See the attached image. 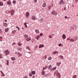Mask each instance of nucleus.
I'll use <instances>...</instances> for the list:
<instances>
[{"label":"nucleus","mask_w":78,"mask_h":78,"mask_svg":"<svg viewBox=\"0 0 78 78\" xmlns=\"http://www.w3.org/2000/svg\"><path fill=\"white\" fill-rule=\"evenodd\" d=\"M48 76V75L47 74L45 75V76Z\"/></svg>","instance_id":"59"},{"label":"nucleus","mask_w":78,"mask_h":78,"mask_svg":"<svg viewBox=\"0 0 78 78\" xmlns=\"http://www.w3.org/2000/svg\"><path fill=\"white\" fill-rule=\"evenodd\" d=\"M4 21H5V22H7V20H4Z\"/></svg>","instance_id":"53"},{"label":"nucleus","mask_w":78,"mask_h":78,"mask_svg":"<svg viewBox=\"0 0 78 78\" xmlns=\"http://www.w3.org/2000/svg\"><path fill=\"white\" fill-rule=\"evenodd\" d=\"M0 6H3V3L2 2H0Z\"/></svg>","instance_id":"24"},{"label":"nucleus","mask_w":78,"mask_h":78,"mask_svg":"<svg viewBox=\"0 0 78 78\" xmlns=\"http://www.w3.org/2000/svg\"><path fill=\"white\" fill-rule=\"evenodd\" d=\"M40 37V36L39 35H38L36 37V39L38 40Z\"/></svg>","instance_id":"30"},{"label":"nucleus","mask_w":78,"mask_h":78,"mask_svg":"<svg viewBox=\"0 0 78 78\" xmlns=\"http://www.w3.org/2000/svg\"><path fill=\"white\" fill-rule=\"evenodd\" d=\"M0 72H1V73H2V76H5V74H4V73H3L2 71H0Z\"/></svg>","instance_id":"19"},{"label":"nucleus","mask_w":78,"mask_h":78,"mask_svg":"<svg viewBox=\"0 0 78 78\" xmlns=\"http://www.w3.org/2000/svg\"><path fill=\"white\" fill-rule=\"evenodd\" d=\"M51 8V6H50L48 7V9L49 10Z\"/></svg>","instance_id":"36"},{"label":"nucleus","mask_w":78,"mask_h":78,"mask_svg":"<svg viewBox=\"0 0 78 78\" xmlns=\"http://www.w3.org/2000/svg\"><path fill=\"white\" fill-rule=\"evenodd\" d=\"M77 76H76V75H74V76H73V78H76Z\"/></svg>","instance_id":"32"},{"label":"nucleus","mask_w":78,"mask_h":78,"mask_svg":"<svg viewBox=\"0 0 78 78\" xmlns=\"http://www.w3.org/2000/svg\"><path fill=\"white\" fill-rule=\"evenodd\" d=\"M68 17H67V16H66L65 17V18L66 19H67Z\"/></svg>","instance_id":"54"},{"label":"nucleus","mask_w":78,"mask_h":78,"mask_svg":"<svg viewBox=\"0 0 78 78\" xmlns=\"http://www.w3.org/2000/svg\"><path fill=\"white\" fill-rule=\"evenodd\" d=\"M71 29L72 30H74V27H72L71 28Z\"/></svg>","instance_id":"43"},{"label":"nucleus","mask_w":78,"mask_h":78,"mask_svg":"<svg viewBox=\"0 0 78 78\" xmlns=\"http://www.w3.org/2000/svg\"><path fill=\"white\" fill-rule=\"evenodd\" d=\"M59 58H61L62 59H64V57L62 55H60L59 56Z\"/></svg>","instance_id":"26"},{"label":"nucleus","mask_w":78,"mask_h":78,"mask_svg":"<svg viewBox=\"0 0 78 78\" xmlns=\"http://www.w3.org/2000/svg\"><path fill=\"white\" fill-rule=\"evenodd\" d=\"M61 64V62H60V64Z\"/></svg>","instance_id":"63"},{"label":"nucleus","mask_w":78,"mask_h":78,"mask_svg":"<svg viewBox=\"0 0 78 78\" xmlns=\"http://www.w3.org/2000/svg\"><path fill=\"white\" fill-rule=\"evenodd\" d=\"M56 73V75L58 76V78H61V74L60 73L58 72V71L57 70L55 71Z\"/></svg>","instance_id":"4"},{"label":"nucleus","mask_w":78,"mask_h":78,"mask_svg":"<svg viewBox=\"0 0 78 78\" xmlns=\"http://www.w3.org/2000/svg\"><path fill=\"white\" fill-rule=\"evenodd\" d=\"M75 2H76L77 3H78V0H75Z\"/></svg>","instance_id":"47"},{"label":"nucleus","mask_w":78,"mask_h":78,"mask_svg":"<svg viewBox=\"0 0 78 78\" xmlns=\"http://www.w3.org/2000/svg\"><path fill=\"white\" fill-rule=\"evenodd\" d=\"M14 44H16V43H13L12 44V45H14Z\"/></svg>","instance_id":"55"},{"label":"nucleus","mask_w":78,"mask_h":78,"mask_svg":"<svg viewBox=\"0 0 78 78\" xmlns=\"http://www.w3.org/2000/svg\"><path fill=\"white\" fill-rule=\"evenodd\" d=\"M29 16H30V13L28 12H27L26 13V18H27V17H28Z\"/></svg>","instance_id":"9"},{"label":"nucleus","mask_w":78,"mask_h":78,"mask_svg":"<svg viewBox=\"0 0 78 78\" xmlns=\"http://www.w3.org/2000/svg\"><path fill=\"white\" fill-rule=\"evenodd\" d=\"M44 47V44H41L39 45V48H41V47Z\"/></svg>","instance_id":"10"},{"label":"nucleus","mask_w":78,"mask_h":78,"mask_svg":"<svg viewBox=\"0 0 78 78\" xmlns=\"http://www.w3.org/2000/svg\"><path fill=\"white\" fill-rule=\"evenodd\" d=\"M27 24H28V23H24V24L25 26V28H27L28 27V26H27Z\"/></svg>","instance_id":"13"},{"label":"nucleus","mask_w":78,"mask_h":78,"mask_svg":"<svg viewBox=\"0 0 78 78\" xmlns=\"http://www.w3.org/2000/svg\"><path fill=\"white\" fill-rule=\"evenodd\" d=\"M76 40H77V37H75V38H73L72 39H71L69 41H70L71 42H74V41H76Z\"/></svg>","instance_id":"3"},{"label":"nucleus","mask_w":78,"mask_h":78,"mask_svg":"<svg viewBox=\"0 0 78 78\" xmlns=\"http://www.w3.org/2000/svg\"><path fill=\"white\" fill-rule=\"evenodd\" d=\"M0 33H1V30H0Z\"/></svg>","instance_id":"62"},{"label":"nucleus","mask_w":78,"mask_h":78,"mask_svg":"<svg viewBox=\"0 0 78 78\" xmlns=\"http://www.w3.org/2000/svg\"><path fill=\"white\" fill-rule=\"evenodd\" d=\"M34 76H32V78H34Z\"/></svg>","instance_id":"58"},{"label":"nucleus","mask_w":78,"mask_h":78,"mask_svg":"<svg viewBox=\"0 0 78 78\" xmlns=\"http://www.w3.org/2000/svg\"><path fill=\"white\" fill-rule=\"evenodd\" d=\"M2 39H3V38H2V37H0V41H2Z\"/></svg>","instance_id":"35"},{"label":"nucleus","mask_w":78,"mask_h":78,"mask_svg":"<svg viewBox=\"0 0 78 78\" xmlns=\"http://www.w3.org/2000/svg\"><path fill=\"white\" fill-rule=\"evenodd\" d=\"M31 73H32V75H35V74L36 73V72H35V71H31Z\"/></svg>","instance_id":"18"},{"label":"nucleus","mask_w":78,"mask_h":78,"mask_svg":"<svg viewBox=\"0 0 78 78\" xmlns=\"http://www.w3.org/2000/svg\"><path fill=\"white\" fill-rule=\"evenodd\" d=\"M53 35V34L51 35H49V38H51H51H52V37H51V35Z\"/></svg>","instance_id":"39"},{"label":"nucleus","mask_w":78,"mask_h":78,"mask_svg":"<svg viewBox=\"0 0 78 78\" xmlns=\"http://www.w3.org/2000/svg\"><path fill=\"white\" fill-rule=\"evenodd\" d=\"M16 27V28L18 29V30H20V29H19V27Z\"/></svg>","instance_id":"44"},{"label":"nucleus","mask_w":78,"mask_h":78,"mask_svg":"<svg viewBox=\"0 0 78 78\" xmlns=\"http://www.w3.org/2000/svg\"><path fill=\"white\" fill-rule=\"evenodd\" d=\"M5 54H6V55H9V51L8 50H6L5 51Z\"/></svg>","instance_id":"6"},{"label":"nucleus","mask_w":78,"mask_h":78,"mask_svg":"<svg viewBox=\"0 0 78 78\" xmlns=\"http://www.w3.org/2000/svg\"><path fill=\"white\" fill-rule=\"evenodd\" d=\"M18 45L20 46V44H19Z\"/></svg>","instance_id":"64"},{"label":"nucleus","mask_w":78,"mask_h":78,"mask_svg":"<svg viewBox=\"0 0 78 78\" xmlns=\"http://www.w3.org/2000/svg\"><path fill=\"white\" fill-rule=\"evenodd\" d=\"M37 0H34V2L35 3H37Z\"/></svg>","instance_id":"46"},{"label":"nucleus","mask_w":78,"mask_h":78,"mask_svg":"<svg viewBox=\"0 0 78 78\" xmlns=\"http://www.w3.org/2000/svg\"><path fill=\"white\" fill-rule=\"evenodd\" d=\"M7 3L9 5H11V1L9 0L8 1H7Z\"/></svg>","instance_id":"14"},{"label":"nucleus","mask_w":78,"mask_h":78,"mask_svg":"<svg viewBox=\"0 0 78 78\" xmlns=\"http://www.w3.org/2000/svg\"><path fill=\"white\" fill-rule=\"evenodd\" d=\"M51 68H52V66H51V65H50L49 66L48 69H51Z\"/></svg>","instance_id":"21"},{"label":"nucleus","mask_w":78,"mask_h":78,"mask_svg":"<svg viewBox=\"0 0 78 78\" xmlns=\"http://www.w3.org/2000/svg\"><path fill=\"white\" fill-rule=\"evenodd\" d=\"M70 38H67V40L68 41H69V40H70Z\"/></svg>","instance_id":"51"},{"label":"nucleus","mask_w":78,"mask_h":78,"mask_svg":"<svg viewBox=\"0 0 78 78\" xmlns=\"http://www.w3.org/2000/svg\"><path fill=\"white\" fill-rule=\"evenodd\" d=\"M55 53H57V54L58 53V51H55Z\"/></svg>","instance_id":"52"},{"label":"nucleus","mask_w":78,"mask_h":78,"mask_svg":"<svg viewBox=\"0 0 78 78\" xmlns=\"http://www.w3.org/2000/svg\"><path fill=\"white\" fill-rule=\"evenodd\" d=\"M59 4L60 5H61V4H62V5H64V4H65V2H64V1H63V0H61L59 2Z\"/></svg>","instance_id":"7"},{"label":"nucleus","mask_w":78,"mask_h":78,"mask_svg":"<svg viewBox=\"0 0 78 78\" xmlns=\"http://www.w3.org/2000/svg\"><path fill=\"white\" fill-rule=\"evenodd\" d=\"M7 66H9V61H8V60H7Z\"/></svg>","instance_id":"38"},{"label":"nucleus","mask_w":78,"mask_h":78,"mask_svg":"<svg viewBox=\"0 0 78 78\" xmlns=\"http://www.w3.org/2000/svg\"><path fill=\"white\" fill-rule=\"evenodd\" d=\"M56 67H55L53 68L52 69H50V71H53L55 70H56Z\"/></svg>","instance_id":"11"},{"label":"nucleus","mask_w":78,"mask_h":78,"mask_svg":"<svg viewBox=\"0 0 78 78\" xmlns=\"http://www.w3.org/2000/svg\"><path fill=\"white\" fill-rule=\"evenodd\" d=\"M32 20H36V18H35V16H33L32 17Z\"/></svg>","instance_id":"22"},{"label":"nucleus","mask_w":78,"mask_h":78,"mask_svg":"<svg viewBox=\"0 0 78 78\" xmlns=\"http://www.w3.org/2000/svg\"><path fill=\"white\" fill-rule=\"evenodd\" d=\"M62 37L63 39H65L66 38V35H65V34H63L62 36Z\"/></svg>","instance_id":"12"},{"label":"nucleus","mask_w":78,"mask_h":78,"mask_svg":"<svg viewBox=\"0 0 78 78\" xmlns=\"http://www.w3.org/2000/svg\"><path fill=\"white\" fill-rule=\"evenodd\" d=\"M11 59L12 60V61H14V60H16V58L14 57H11Z\"/></svg>","instance_id":"23"},{"label":"nucleus","mask_w":78,"mask_h":78,"mask_svg":"<svg viewBox=\"0 0 78 78\" xmlns=\"http://www.w3.org/2000/svg\"><path fill=\"white\" fill-rule=\"evenodd\" d=\"M43 58H45V59H46L47 58V56H46V55H45L44 56Z\"/></svg>","instance_id":"42"},{"label":"nucleus","mask_w":78,"mask_h":78,"mask_svg":"<svg viewBox=\"0 0 78 78\" xmlns=\"http://www.w3.org/2000/svg\"><path fill=\"white\" fill-rule=\"evenodd\" d=\"M58 46H62V44H61V43H60L59 44H58Z\"/></svg>","instance_id":"41"},{"label":"nucleus","mask_w":78,"mask_h":78,"mask_svg":"<svg viewBox=\"0 0 78 78\" xmlns=\"http://www.w3.org/2000/svg\"><path fill=\"white\" fill-rule=\"evenodd\" d=\"M7 0H3V2H6Z\"/></svg>","instance_id":"57"},{"label":"nucleus","mask_w":78,"mask_h":78,"mask_svg":"<svg viewBox=\"0 0 78 78\" xmlns=\"http://www.w3.org/2000/svg\"><path fill=\"white\" fill-rule=\"evenodd\" d=\"M27 49L29 50H30V47H29L27 46Z\"/></svg>","instance_id":"37"},{"label":"nucleus","mask_w":78,"mask_h":78,"mask_svg":"<svg viewBox=\"0 0 78 78\" xmlns=\"http://www.w3.org/2000/svg\"><path fill=\"white\" fill-rule=\"evenodd\" d=\"M75 29H77V27L76 26V25L75 26Z\"/></svg>","instance_id":"50"},{"label":"nucleus","mask_w":78,"mask_h":78,"mask_svg":"<svg viewBox=\"0 0 78 78\" xmlns=\"http://www.w3.org/2000/svg\"><path fill=\"white\" fill-rule=\"evenodd\" d=\"M24 37L26 38V40H27V41H30L31 38L30 37H28V36L27 35H24Z\"/></svg>","instance_id":"1"},{"label":"nucleus","mask_w":78,"mask_h":78,"mask_svg":"<svg viewBox=\"0 0 78 78\" xmlns=\"http://www.w3.org/2000/svg\"><path fill=\"white\" fill-rule=\"evenodd\" d=\"M41 74L42 75H45V71H44V70H42V72H41Z\"/></svg>","instance_id":"16"},{"label":"nucleus","mask_w":78,"mask_h":78,"mask_svg":"<svg viewBox=\"0 0 78 78\" xmlns=\"http://www.w3.org/2000/svg\"><path fill=\"white\" fill-rule=\"evenodd\" d=\"M42 6L44 8L45 7V6H46V3H43V5H42Z\"/></svg>","instance_id":"20"},{"label":"nucleus","mask_w":78,"mask_h":78,"mask_svg":"<svg viewBox=\"0 0 78 78\" xmlns=\"http://www.w3.org/2000/svg\"><path fill=\"white\" fill-rule=\"evenodd\" d=\"M27 53H30V54H31V52H27Z\"/></svg>","instance_id":"60"},{"label":"nucleus","mask_w":78,"mask_h":78,"mask_svg":"<svg viewBox=\"0 0 78 78\" xmlns=\"http://www.w3.org/2000/svg\"><path fill=\"white\" fill-rule=\"evenodd\" d=\"M17 55L18 56H20V53L19 52H17Z\"/></svg>","instance_id":"33"},{"label":"nucleus","mask_w":78,"mask_h":78,"mask_svg":"<svg viewBox=\"0 0 78 78\" xmlns=\"http://www.w3.org/2000/svg\"><path fill=\"white\" fill-rule=\"evenodd\" d=\"M9 12L11 13V15L12 16L14 15V13L15 12L14 11V10L12 9L11 11H9Z\"/></svg>","instance_id":"5"},{"label":"nucleus","mask_w":78,"mask_h":78,"mask_svg":"<svg viewBox=\"0 0 78 78\" xmlns=\"http://www.w3.org/2000/svg\"><path fill=\"white\" fill-rule=\"evenodd\" d=\"M35 31L36 33H39V30H35Z\"/></svg>","instance_id":"25"},{"label":"nucleus","mask_w":78,"mask_h":78,"mask_svg":"<svg viewBox=\"0 0 78 78\" xmlns=\"http://www.w3.org/2000/svg\"><path fill=\"white\" fill-rule=\"evenodd\" d=\"M33 75V74H32V73H30L29 74V76H32Z\"/></svg>","instance_id":"31"},{"label":"nucleus","mask_w":78,"mask_h":78,"mask_svg":"<svg viewBox=\"0 0 78 78\" xmlns=\"http://www.w3.org/2000/svg\"><path fill=\"white\" fill-rule=\"evenodd\" d=\"M3 25L5 27H8V24H7V23H4Z\"/></svg>","instance_id":"15"},{"label":"nucleus","mask_w":78,"mask_h":78,"mask_svg":"<svg viewBox=\"0 0 78 78\" xmlns=\"http://www.w3.org/2000/svg\"><path fill=\"white\" fill-rule=\"evenodd\" d=\"M56 75V72H55V75Z\"/></svg>","instance_id":"61"},{"label":"nucleus","mask_w":78,"mask_h":78,"mask_svg":"<svg viewBox=\"0 0 78 78\" xmlns=\"http://www.w3.org/2000/svg\"><path fill=\"white\" fill-rule=\"evenodd\" d=\"M51 14L53 15H55V16H57L58 14V12L56 11V10H53L51 12Z\"/></svg>","instance_id":"2"},{"label":"nucleus","mask_w":78,"mask_h":78,"mask_svg":"<svg viewBox=\"0 0 78 78\" xmlns=\"http://www.w3.org/2000/svg\"><path fill=\"white\" fill-rule=\"evenodd\" d=\"M51 57L50 56L48 58V60H51Z\"/></svg>","instance_id":"27"},{"label":"nucleus","mask_w":78,"mask_h":78,"mask_svg":"<svg viewBox=\"0 0 78 78\" xmlns=\"http://www.w3.org/2000/svg\"><path fill=\"white\" fill-rule=\"evenodd\" d=\"M45 67H43V70H45V69L47 68H48V66H45Z\"/></svg>","instance_id":"17"},{"label":"nucleus","mask_w":78,"mask_h":78,"mask_svg":"<svg viewBox=\"0 0 78 78\" xmlns=\"http://www.w3.org/2000/svg\"><path fill=\"white\" fill-rule=\"evenodd\" d=\"M15 32H16V30H14L12 32V34H14L15 33Z\"/></svg>","instance_id":"29"},{"label":"nucleus","mask_w":78,"mask_h":78,"mask_svg":"<svg viewBox=\"0 0 78 78\" xmlns=\"http://www.w3.org/2000/svg\"><path fill=\"white\" fill-rule=\"evenodd\" d=\"M64 9L65 10H66V8L64 7Z\"/></svg>","instance_id":"56"},{"label":"nucleus","mask_w":78,"mask_h":78,"mask_svg":"<svg viewBox=\"0 0 78 78\" xmlns=\"http://www.w3.org/2000/svg\"><path fill=\"white\" fill-rule=\"evenodd\" d=\"M0 58H3V57L2 56V55H0Z\"/></svg>","instance_id":"49"},{"label":"nucleus","mask_w":78,"mask_h":78,"mask_svg":"<svg viewBox=\"0 0 78 78\" xmlns=\"http://www.w3.org/2000/svg\"><path fill=\"white\" fill-rule=\"evenodd\" d=\"M16 1L14 0L13 1V4H16Z\"/></svg>","instance_id":"34"},{"label":"nucleus","mask_w":78,"mask_h":78,"mask_svg":"<svg viewBox=\"0 0 78 78\" xmlns=\"http://www.w3.org/2000/svg\"><path fill=\"white\" fill-rule=\"evenodd\" d=\"M57 65L58 66H60V65H59V63H58L57 64Z\"/></svg>","instance_id":"48"},{"label":"nucleus","mask_w":78,"mask_h":78,"mask_svg":"<svg viewBox=\"0 0 78 78\" xmlns=\"http://www.w3.org/2000/svg\"><path fill=\"white\" fill-rule=\"evenodd\" d=\"M53 55H55V54H56V53H55V51L53 52Z\"/></svg>","instance_id":"45"},{"label":"nucleus","mask_w":78,"mask_h":78,"mask_svg":"<svg viewBox=\"0 0 78 78\" xmlns=\"http://www.w3.org/2000/svg\"><path fill=\"white\" fill-rule=\"evenodd\" d=\"M9 30V29L8 28L6 29H5V31L7 33L8 31V30Z\"/></svg>","instance_id":"28"},{"label":"nucleus","mask_w":78,"mask_h":78,"mask_svg":"<svg viewBox=\"0 0 78 78\" xmlns=\"http://www.w3.org/2000/svg\"><path fill=\"white\" fill-rule=\"evenodd\" d=\"M40 22L41 23H45V21H44V20H43V19H42V18H41L40 19Z\"/></svg>","instance_id":"8"},{"label":"nucleus","mask_w":78,"mask_h":78,"mask_svg":"<svg viewBox=\"0 0 78 78\" xmlns=\"http://www.w3.org/2000/svg\"><path fill=\"white\" fill-rule=\"evenodd\" d=\"M43 34H42V33H41L40 34V36H42V35H43Z\"/></svg>","instance_id":"40"}]
</instances>
